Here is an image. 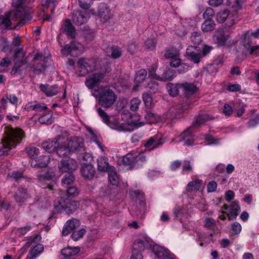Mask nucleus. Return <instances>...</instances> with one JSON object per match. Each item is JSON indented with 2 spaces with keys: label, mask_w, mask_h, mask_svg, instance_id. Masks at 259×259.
<instances>
[{
  "label": "nucleus",
  "mask_w": 259,
  "mask_h": 259,
  "mask_svg": "<svg viewBox=\"0 0 259 259\" xmlns=\"http://www.w3.org/2000/svg\"><path fill=\"white\" fill-rule=\"evenodd\" d=\"M11 63V61L7 57L4 58L2 59L0 63V72L5 71V67H8Z\"/></svg>",
  "instance_id": "obj_58"
},
{
  "label": "nucleus",
  "mask_w": 259,
  "mask_h": 259,
  "mask_svg": "<svg viewBox=\"0 0 259 259\" xmlns=\"http://www.w3.org/2000/svg\"><path fill=\"white\" fill-rule=\"evenodd\" d=\"M59 138L56 141L49 140L42 143V148L49 153H51L58 148Z\"/></svg>",
  "instance_id": "obj_32"
},
{
  "label": "nucleus",
  "mask_w": 259,
  "mask_h": 259,
  "mask_svg": "<svg viewBox=\"0 0 259 259\" xmlns=\"http://www.w3.org/2000/svg\"><path fill=\"white\" fill-rule=\"evenodd\" d=\"M55 176V171L51 168H48L38 176V183L42 188L48 187L50 189L53 190V186H50L48 182L51 181Z\"/></svg>",
  "instance_id": "obj_10"
},
{
  "label": "nucleus",
  "mask_w": 259,
  "mask_h": 259,
  "mask_svg": "<svg viewBox=\"0 0 259 259\" xmlns=\"http://www.w3.org/2000/svg\"><path fill=\"white\" fill-rule=\"evenodd\" d=\"M143 100L146 107L150 108L152 105V97L147 93L143 95Z\"/></svg>",
  "instance_id": "obj_57"
},
{
  "label": "nucleus",
  "mask_w": 259,
  "mask_h": 259,
  "mask_svg": "<svg viewBox=\"0 0 259 259\" xmlns=\"http://www.w3.org/2000/svg\"><path fill=\"white\" fill-rule=\"evenodd\" d=\"M198 48L195 46H190L186 50V54L188 59L195 63H198L202 55Z\"/></svg>",
  "instance_id": "obj_15"
},
{
  "label": "nucleus",
  "mask_w": 259,
  "mask_h": 259,
  "mask_svg": "<svg viewBox=\"0 0 259 259\" xmlns=\"http://www.w3.org/2000/svg\"><path fill=\"white\" fill-rule=\"evenodd\" d=\"M231 229L233 233L235 235H237L241 231L242 227L239 223L235 222L232 224Z\"/></svg>",
  "instance_id": "obj_60"
},
{
  "label": "nucleus",
  "mask_w": 259,
  "mask_h": 259,
  "mask_svg": "<svg viewBox=\"0 0 259 259\" xmlns=\"http://www.w3.org/2000/svg\"><path fill=\"white\" fill-rule=\"evenodd\" d=\"M203 186V181L200 179H196L189 182L186 186V190L188 194L197 193L202 191Z\"/></svg>",
  "instance_id": "obj_18"
},
{
  "label": "nucleus",
  "mask_w": 259,
  "mask_h": 259,
  "mask_svg": "<svg viewBox=\"0 0 259 259\" xmlns=\"http://www.w3.org/2000/svg\"><path fill=\"white\" fill-rule=\"evenodd\" d=\"M82 177L86 180H91L94 177L95 169L91 164L83 165L80 170Z\"/></svg>",
  "instance_id": "obj_22"
},
{
  "label": "nucleus",
  "mask_w": 259,
  "mask_h": 259,
  "mask_svg": "<svg viewBox=\"0 0 259 259\" xmlns=\"http://www.w3.org/2000/svg\"><path fill=\"white\" fill-rule=\"evenodd\" d=\"M5 129V136L2 141V147L0 149V155L7 154L11 149L16 148L24 137V132L20 128L6 126Z\"/></svg>",
  "instance_id": "obj_2"
},
{
  "label": "nucleus",
  "mask_w": 259,
  "mask_h": 259,
  "mask_svg": "<svg viewBox=\"0 0 259 259\" xmlns=\"http://www.w3.org/2000/svg\"><path fill=\"white\" fill-rule=\"evenodd\" d=\"M34 111L40 112H42L43 111L48 110V107L47 106L44 104L41 103H38L37 101H36L35 106L34 105Z\"/></svg>",
  "instance_id": "obj_59"
},
{
  "label": "nucleus",
  "mask_w": 259,
  "mask_h": 259,
  "mask_svg": "<svg viewBox=\"0 0 259 259\" xmlns=\"http://www.w3.org/2000/svg\"><path fill=\"white\" fill-rule=\"evenodd\" d=\"M77 163L73 158L62 159L58 164L59 170L62 172H68L72 174L77 168Z\"/></svg>",
  "instance_id": "obj_11"
},
{
  "label": "nucleus",
  "mask_w": 259,
  "mask_h": 259,
  "mask_svg": "<svg viewBox=\"0 0 259 259\" xmlns=\"http://www.w3.org/2000/svg\"><path fill=\"white\" fill-rule=\"evenodd\" d=\"M63 31L65 32L68 37L71 38L75 37V31L74 27L70 22V20H67L62 26Z\"/></svg>",
  "instance_id": "obj_33"
},
{
  "label": "nucleus",
  "mask_w": 259,
  "mask_h": 259,
  "mask_svg": "<svg viewBox=\"0 0 259 259\" xmlns=\"http://www.w3.org/2000/svg\"><path fill=\"white\" fill-rule=\"evenodd\" d=\"M229 208V212L227 213L229 220L235 219L240 211V207L238 202L236 201L233 202Z\"/></svg>",
  "instance_id": "obj_31"
},
{
  "label": "nucleus",
  "mask_w": 259,
  "mask_h": 259,
  "mask_svg": "<svg viewBox=\"0 0 259 259\" xmlns=\"http://www.w3.org/2000/svg\"><path fill=\"white\" fill-rule=\"evenodd\" d=\"M89 18L90 14L87 12H82L80 11H74L72 21L75 24L80 25L85 23Z\"/></svg>",
  "instance_id": "obj_19"
},
{
  "label": "nucleus",
  "mask_w": 259,
  "mask_h": 259,
  "mask_svg": "<svg viewBox=\"0 0 259 259\" xmlns=\"http://www.w3.org/2000/svg\"><path fill=\"white\" fill-rule=\"evenodd\" d=\"M259 38V29L256 30L248 31L241 40V46H244L247 51L249 50V45L251 44L252 38Z\"/></svg>",
  "instance_id": "obj_16"
},
{
  "label": "nucleus",
  "mask_w": 259,
  "mask_h": 259,
  "mask_svg": "<svg viewBox=\"0 0 259 259\" xmlns=\"http://www.w3.org/2000/svg\"><path fill=\"white\" fill-rule=\"evenodd\" d=\"M80 251V248L77 247H68L62 250L61 253L64 256L63 259H68L70 256L75 255Z\"/></svg>",
  "instance_id": "obj_36"
},
{
  "label": "nucleus",
  "mask_w": 259,
  "mask_h": 259,
  "mask_svg": "<svg viewBox=\"0 0 259 259\" xmlns=\"http://www.w3.org/2000/svg\"><path fill=\"white\" fill-rule=\"evenodd\" d=\"M197 91V88L193 83L185 82L182 83V92L186 97H190Z\"/></svg>",
  "instance_id": "obj_23"
},
{
  "label": "nucleus",
  "mask_w": 259,
  "mask_h": 259,
  "mask_svg": "<svg viewBox=\"0 0 259 259\" xmlns=\"http://www.w3.org/2000/svg\"><path fill=\"white\" fill-rule=\"evenodd\" d=\"M123 163L125 165H131L132 167H137L138 164H137V154L129 153L123 157Z\"/></svg>",
  "instance_id": "obj_30"
},
{
  "label": "nucleus",
  "mask_w": 259,
  "mask_h": 259,
  "mask_svg": "<svg viewBox=\"0 0 259 259\" xmlns=\"http://www.w3.org/2000/svg\"><path fill=\"white\" fill-rule=\"evenodd\" d=\"M103 61H106L80 58L77 63V73L79 76H84L89 72L98 71L100 69V67H102V62Z\"/></svg>",
  "instance_id": "obj_4"
},
{
  "label": "nucleus",
  "mask_w": 259,
  "mask_h": 259,
  "mask_svg": "<svg viewBox=\"0 0 259 259\" xmlns=\"http://www.w3.org/2000/svg\"><path fill=\"white\" fill-rule=\"evenodd\" d=\"M208 119L209 116L206 114L199 115L195 118V121L193 122V126H196L202 125Z\"/></svg>",
  "instance_id": "obj_43"
},
{
  "label": "nucleus",
  "mask_w": 259,
  "mask_h": 259,
  "mask_svg": "<svg viewBox=\"0 0 259 259\" xmlns=\"http://www.w3.org/2000/svg\"><path fill=\"white\" fill-rule=\"evenodd\" d=\"M98 13L101 21L103 22L109 21L113 16L110 8L104 3L99 6Z\"/></svg>",
  "instance_id": "obj_14"
},
{
  "label": "nucleus",
  "mask_w": 259,
  "mask_h": 259,
  "mask_svg": "<svg viewBox=\"0 0 259 259\" xmlns=\"http://www.w3.org/2000/svg\"><path fill=\"white\" fill-rule=\"evenodd\" d=\"M102 67L98 71H94L90 75L85 81V84L89 89L94 90L95 87L101 83L105 77V74L110 71L109 64L106 61L102 62Z\"/></svg>",
  "instance_id": "obj_5"
},
{
  "label": "nucleus",
  "mask_w": 259,
  "mask_h": 259,
  "mask_svg": "<svg viewBox=\"0 0 259 259\" xmlns=\"http://www.w3.org/2000/svg\"><path fill=\"white\" fill-rule=\"evenodd\" d=\"M50 161L51 159L49 156L44 155L31 160L30 163L32 167H42L46 166Z\"/></svg>",
  "instance_id": "obj_25"
},
{
  "label": "nucleus",
  "mask_w": 259,
  "mask_h": 259,
  "mask_svg": "<svg viewBox=\"0 0 259 259\" xmlns=\"http://www.w3.org/2000/svg\"><path fill=\"white\" fill-rule=\"evenodd\" d=\"M110 128L116 130L118 132H127L128 130L127 127L128 126L126 124L125 120L121 121L117 120H115L113 121H110L108 125Z\"/></svg>",
  "instance_id": "obj_28"
},
{
  "label": "nucleus",
  "mask_w": 259,
  "mask_h": 259,
  "mask_svg": "<svg viewBox=\"0 0 259 259\" xmlns=\"http://www.w3.org/2000/svg\"><path fill=\"white\" fill-rule=\"evenodd\" d=\"M67 194L70 197H75L78 195V191L77 188L75 187H68L67 190Z\"/></svg>",
  "instance_id": "obj_62"
},
{
  "label": "nucleus",
  "mask_w": 259,
  "mask_h": 259,
  "mask_svg": "<svg viewBox=\"0 0 259 259\" xmlns=\"http://www.w3.org/2000/svg\"><path fill=\"white\" fill-rule=\"evenodd\" d=\"M153 243L151 242L150 239L146 236H141L136 240L134 244V249L138 251H142L145 249H151Z\"/></svg>",
  "instance_id": "obj_13"
},
{
  "label": "nucleus",
  "mask_w": 259,
  "mask_h": 259,
  "mask_svg": "<svg viewBox=\"0 0 259 259\" xmlns=\"http://www.w3.org/2000/svg\"><path fill=\"white\" fill-rule=\"evenodd\" d=\"M108 179L110 183L113 185L116 186L119 183V178L115 171V168L110 167L108 171Z\"/></svg>",
  "instance_id": "obj_39"
},
{
  "label": "nucleus",
  "mask_w": 259,
  "mask_h": 259,
  "mask_svg": "<svg viewBox=\"0 0 259 259\" xmlns=\"http://www.w3.org/2000/svg\"><path fill=\"white\" fill-rule=\"evenodd\" d=\"M141 103L139 98H134L131 101L130 109L133 111H136L139 109V106Z\"/></svg>",
  "instance_id": "obj_52"
},
{
  "label": "nucleus",
  "mask_w": 259,
  "mask_h": 259,
  "mask_svg": "<svg viewBox=\"0 0 259 259\" xmlns=\"http://www.w3.org/2000/svg\"><path fill=\"white\" fill-rule=\"evenodd\" d=\"M214 23L211 19L206 20L201 25V29L203 32L212 31L214 28Z\"/></svg>",
  "instance_id": "obj_40"
},
{
  "label": "nucleus",
  "mask_w": 259,
  "mask_h": 259,
  "mask_svg": "<svg viewBox=\"0 0 259 259\" xmlns=\"http://www.w3.org/2000/svg\"><path fill=\"white\" fill-rule=\"evenodd\" d=\"M121 118L123 120H125L126 124L128 126L127 127L129 129L127 130V132H131L134 128H139L144 125V123L140 121L139 116L136 115L131 116L128 111H125L122 114Z\"/></svg>",
  "instance_id": "obj_8"
},
{
  "label": "nucleus",
  "mask_w": 259,
  "mask_h": 259,
  "mask_svg": "<svg viewBox=\"0 0 259 259\" xmlns=\"http://www.w3.org/2000/svg\"><path fill=\"white\" fill-rule=\"evenodd\" d=\"M2 13V10L0 9V14ZM11 13L8 12L5 14L4 16H0V26L2 24L4 25L6 27H10L11 24L10 16Z\"/></svg>",
  "instance_id": "obj_42"
},
{
  "label": "nucleus",
  "mask_w": 259,
  "mask_h": 259,
  "mask_svg": "<svg viewBox=\"0 0 259 259\" xmlns=\"http://www.w3.org/2000/svg\"><path fill=\"white\" fill-rule=\"evenodd\" d=\"M237 20L236 14L229 13V11L225 10L219 12L217 15V20L219 23L225 21L226 25L229 27L232 26Z\"/></svg>",
  "instance_id": "obj_9"
},
{
  "label": "nucleus",
  "mask_w": 259,
  "mask_h": 259,
  "mask_svg": "<svg viewBox=\"0 0 259 259\" xmlns=\"http://www.w3.org/2000/svg\"><path fill=\"white\" fill-rule=\"evenodd\" d=\"M204 226L209 230H214L217 228L215 221L212 218L206 219L204 221Z\"/></svg>",
  "instance_id": "obj_51"
},
{
  "label": "nucleus",
  "mask_w": 259,
  "mask_h": 259,
  "mask_svg": "<svg viewBox=\"0 0 259 259\" xmlns=\"http://www.w3.org/2000/svg\"><path fill=\"white\" fill-rule=\"evenodd\" d=\"M79 221L77 219H72L67 221L65 224L62 230V234L64 236L68 235L71 232L79 226Z\"/></svg>",
  "instance_id": "obj_20"
},
{
  "label": "nucleus",
  "mask_w": 259,
  "mask_h": 259,
  "mask_svg": "<svg viewBox=\"0 0 259 259\" xmlns=\"http://www.w3.org/2000/svg\"><path fill=\"white\" fill-rule=\"evenodd\" d=\"M43 250V245L41 244H38L36 245L33 246V248L31 249L30 254L32 256L36 257L42 252Z\"/></svg>",
  "instance_id": "obj_48"
},
{
  "label": "nucleus",
  "mask_w": 259,
  "mask_h": 259,
  "mask_svg": "<svg viewBox=\"0 0 259 259\" xmlns=\"http://www.w3.org/2000/svg\"><path fill=\"white\" fill-rule=\"evenodd\" d=\"M164 56L166 59H170L171 61L176 57H178L180 56V54L177 50L170 49L166 50Z\"/></svg>",
  "instance_id": "obj_44"
},
{
  "label": "nucleus",
  "mask_w": 259,
  "mask_h": 259,
  "mask_svg": "<svg viewBox=\"0 0 259 259\" xmlns=\"http://www.w3.org/2000/svg\"><path fill=\"white\" fill-rule=\"evenodd\" d=\"M54 205L56 210L58 211L71 213L79 207V203L78 201L70 199L62 200L61 198L60 200L55 201Z\"/></svg>",
  "instance_id": "obj_6"
},
{
  "label": "nucleus",
  "mask_w": 259,
  "mask_h": 259,
  "mask_svg": "<svg viewBox=\"0 0 259 259\" xmlns=\"http://www.w3.org/2000/svg\"><path fill=\"white\" fill-rule=\"evenodd\" d=\"M55 5V0H41V5L44 9L48 8L50 6H53V9L51 10L52 14L54 13Z\"/></svg>",
  "instance_id": "obj_55"
},
{
  "label": "nucleus",
  "mask_w": 259,
  "mask_h": 259,
  "mask_svg": "<svg viewBox=\"0 0 259 259\" xmlns=\"http://www.w3.org/2000/svg\"><path fill=\"white\" fill-rule=\"evenodd\" d=\"M147 71L145 69H141L138 71L135 77V82L136 83H140L144 80L147 76Z\"/></svg>",
  "instance_id": "obj_47"
},
{
  "label": "nucleus",
  "mask_w": 259,
  "mask_h": 259,
  "mask_svg": "<svg viewBox=\"0 0 259 259\" xmlns=\"http://www.w3.org/2000/svg\"><path fill=\"white\" fill-rule=\"evenodd\" d=\"M26 153L31 160L35 159V156L39 153V149L34 146H30L26 148Z\"/></svg>",
  "instance_id": "obj_45"
},
{
  "label": "nucleus",
  "mask_w": 259,
  "mask_h": 259,
  "mask_svg": "<svg viewBox=\"0 0 259 259\" xmlns=\"http://www.w3.org/2000/svg\"><path fill=\"white\" fill-rule=\"evenodd\" d=\"M229 39V33L222 29L217 30L213 36V41L219 46H224Z\"/></svg>",
  "instance_id": "obj_17"
},
{
  "label": "nucleus",
  "mask_w": 259,
  "mask_h": 259,
  "mask_svg": "<svg viewBox=\"0 0 259 259\" xmlns=\"http://www.w3.org/2000/svg\"><path fill=\"white\" fill-rule=\"evenodd\" d=\"M74 181V177L72 174L65 175L62 179V185L66 188L72 184Z\"/></svg>",
  "instance_id": "obj_41"
},
{
  "label": "nucleus",
  "mask_w": 259,
  "mask_h": 259,
  "mask_svg": "<svg viewBox=\"0 0 259 259\" xmlns=\"http://www.w3.org/2000/svg\"><path fill=\"white\" fill-rule=\"evenodd\" d=\"M15 198L17 202L21 203L26 201L29 198L27 190L25 189H19L15 193Z\"/></svg>",
  "instance_id": "obj_34"
},
{
  "label": "nucleus",
  "mask_w": 259,
  "mask_h": 259,
  "mask_svg": "<svg viewBox=\"0 0 259 259\" xmlns=\"http://www.w3.org/2000/svg\"><path fill=\"white\" fill-rule=\"evenodd\" d=\"M164 142L162 139L159 138L158 136H155L151 137L147 141L145 144V147L147 148H149L150 150H152L162 145Z\"/></svg>",
  "instance_id": "obj_24"
},
{
  "label": "nucleus",
  "mask_w": 259,
  "mask_h": 259,
  "mask_svg": "<svg viewBox=\"0 0 259 259\" xmlns=\"http://www.w3.org/2000/svg\"><path fill=\"white\" fill-rule=\"evenodd\" d=\"M84 150V142L82 138L71 137L70 139L64 136H59L57 154L60 157L70 155L73 152H81Z\"/></svg>",
  "instance_id": "obj_1"
},
{
  "label": "nucleus",
  "mask_w": 259,
  "mask_h": 259,
  "mask_svg": "<svg viewBox=\"0 0 259 259\" xmlns=\"http://www.w3.org/2000/svg\"><path fill=\"white\" fill-rule=\"evenodd\" d=\"M156 79H151L150 81L148 83L147 88L149 89L151 93H155L159 90V85Z\"/></svg>",
  "instance_id": "obj_50"
},
{
  "label": "nucleus",
  "mask_w": 259,
  "mask_h": 259,
  "mask_svg": "<svg viewBox=\"0 0 259 259\" xmlns=\"http://www.w3.org/2000/svg\"><path fill=\"white\" fill-rule=\"evenodd\" d=\"M235 103L236 105L238 106L234 107L235 115L236 117H240L244 113L246 105L241 102L239 99L236 100Z\"/></svg>",
  "instance_id": "obj_38"
},
{
  "label": "nucleus",
  "mask_w": 259,
  "mask_h": 259,
  "mask_svg": "<svg viewBox=\"0 0 259 259\" xmlns=\"http://www.w3.org/2000/svg\"><path fill=\"white\" fill-rule=\"evenodd\" d=\"M34 60H41L43 61V63H41L40 66H37L36 70L39 72L43 71L48 65H50L51 60L50 58L43 57V56L40 54H36L34 58Z\"/></svg>",
  "instance_id": "obj_27"
},
{
  "label": "nucleus",
  "mask_w": 259,
  "mask_h": 259,
  "mask_svg": "<svg viewBox=\"0 0 259 259\" xmlns=\"http://www.w3.org/2000/svg\"><path fill=\"white\" fill-rule=\"evenodd\" d=\"M97 169L100 171H108L110 167L109 166L108 158L105 156H101L97 159Z\"/></svg>",
  "instance_id": "obj_29"
},
{
  "label": "nucleus",
  "mask_w": 259,
  "mask_h": 259,
  "mask_svg": "<svg viewBox=\"0 0 259 259\" xmlns=\"http://www.w3.org/2000/svg\"><path fill=\"white\" fill-rule=\"evenodd\" d=\"M181 141L184 142V144L187 146H192L195 141L191 127L188 128L180 136Z\"/></svg>",
  "instance_id": "obj_21"
},
{
  "label": "nucleus",
  "mask_w": 259,
  "mask_h": 259,
  "mask_svg": "<svg viewBox=\"0 0 259 259\" xmlns=\"http://www.w3.org/2000/svg\"><path fill=\"white\" fill-rule=\"evenodd\" d=\"M54 121L53 112L50 110H48L45 114L38 118V122L41 124H51Z\"/></svg>",
  "instance_id": "obj_35"
},
{
  "label": "nucleus",
  "mask_w": 259,
  "mask_h": 259,
  "mask_svg": "<svg viewBox=\"0 0 259 259\" xmlns=\"http://www.w3.org/2000/svg\"><path fill=\"white\" fill-rule=\"evenodd\" d=\"M97 111L98 115L101 118L102 121L108 125V124L110 122L109 119L110 117L108 114L101 108H98Z\"/></svg>",
  "instance_id": "obj_46"
},
{
  "label": "nucleus",
  "mask_w": 259,
  "mask_h": 259,
  "mask_svg": "<svg viewBox=\"0 0 259 259\" xmlns=\"http://www.w3.org/2000/svg\"><path fill=\"white\" fill-rule=\"evenodd\" d=\"M84 51V47L76 41H72L66 45L61 50V53L63 56L76 57Z\"/></svg>",
  "instance_id": "obj_7"
},
{
  "label": "nucleus",
  "mask_w": 259,
  "mask_h": 259,
  "mask_svg": "<svg viewBox=\"0 0 259 259\" xmlns=\"http://www.w3.org/2000/svg\"><path fill=\"white\" fill-rule=\"evenodd\" d=\"M85 233L84 229H81L78 230H74L72 234V238L74 240H77L82 238Z\"/></svg>",
  "instance_id": "obj_53"
},
{
  "label": "nucleus",
  "mask_w": 259,
  "mask_h": 259,
  "mask_svg": "<svg viewBox=\"0 0 259 259\" xmlns=\"http://www.w3.org/2000/svg\"><path fill=\"white\" fill-rule=\"evenodd\" d=\"M217 184L215 181L210 182L207 186V191L208 193L214 192L217 188Z\"/></svg>",
  "instance_id": "obj_63"
},
{
  "label": "nucleus",
  "mask_w": 259,
  "mask_h": 259,
  "mask_svg": "<svg viewBox=\"0 0 259 259\" xmlns=\"http://www.w3.org/2000/svg\"><path fill=\"white\" fill-rule=\"evenodd\" d=\"M214 12L213 9L211 8H208L203 13V17L206 20L210 19V17L213 16Z\"/></svg>",
  "instance_id": "obj_64"
},
{
  "label": "nucleus",
  "mask_w": 259,
  "mask_h": 259,
  "mask_svg": "<svg viewBox=\"0 0 259 259\" xmlns=\"http://www.w3.org/2000/svg\"><path fill=\"white\" fill-rule=\"evenodd\" d=\"M152 251L159 259H173V254H171L169 251L166 249L164 247L161 246L156 244H152L150 249Z\"/></svg>",
  "instance_id": "obj_12"
},
{
  "label": "nucleus",
  "mask_w": 259,
  "mask_h": 259,
  "mask_svg": "<svg viewBox=\"0 0 259 259\" xmlns=\"http://www.w3.org/2000/svg\"><path fill=\"white\" fill-rule=\"evenodd\" d=\"M191 40L194 45H199L202 41L200 34L197 32H193L192 33Z\"/></svg>",
  "instance_id": "obj_56"
},
{
  "label": "nucleus",
  "mask_w": 259,
  "mask_h": 259,
  "mask_svg": "<svg viewBox=\"0 0 259 259\" xmlns=\"http://www.w3.org/2000/svg\"><path fill=\"white\" fill-rule=\"evenodd\" d=\"M111 52V56L113 59H117L120 57L122 54V51L118 47H112L110 49Z\"/></svg>",
  "instance_id": "obj_54"
},
{
  "label": "nucleus",
  "mask_w": 259,
  "mask_h": 259,
  "mask_svg": "<svg viewBox=\"0 0 259 259\" xmlns=\"http://www.w3.org/2000/svg\"><path fill=\"white\" fill-rule=\"evenodd\" d=\"M92 94L94 97L98 99L99 104L106 108L111 107L116 100L115 94L107 86H101L94 89Z\"/></svg>",
  "instance_id": "obj_3"
},
{
  "label": "nucleus",
  "mask_w": 259,
  "mask_h": 259,
  "mask_svg": "<svg viewBox=\"0 0 259 259\" xmlns=\"http://www.w3.org/2000/svg\"><path fill=\"white\" fill-rule=\"evenodd\" d=\"M156 78L159 81L171 80L174 78V75L170 70H165L163 72L162 76H157Z\"/></svg>",
  "instance_id": "obj_49"
},
{
  "label": "nucleus",
  "mask_w": 259,
  "mask_h": 259,
  "mask_svg": "<svg viewBox=\"0 0 259 259\" xmlns=\"http://www.w3.org/2000/svg\"><path fill=\"white\" fill-rule=\"evenodd\" d=\"M39 88L41 91L44 92L47 96L52 97L57 94L59 90L56 85L50 86L48 84H40Z\"/></svg>",
  "instance_id": "obj_26"
},
{
  "label": "nucleus",
  "mask_w": 259,
  "mask_h": 259,
  "mask_svg": "<svg viewBox=\"0 0 259 259\" xmlns=\"http://www.w3.org/2000/svg\"><path fill=\"white\" fill-rule=\"evenodd\" d=\"M174 212L177 217L180 218L181 220H182L183 215L186 213L185 210L179 207H176L174 210Z\"/></svg>",
  "instance_id": "obj_61"
},
{
  "label": "nucleus",
  "mask_w": 259,
  "mask_h": 259,
  "mask_svg": "<svg viewBox=\"0 0 259 259\" xmlns=\"http://www.w3.org/2000/svg\"><path fill=\"white\" fill-rule=\"evenodd\" d=\"M182 83L174 84L168 83L166 86L167 90L171 96L175 97L177 96L180 92V90H182Z\"/></svg>",
  "instance_id": "obj_37"
}]
</instances>
